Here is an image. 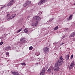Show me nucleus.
<instances>
[{
    "mask_svg": "<svg viewBox=\"0 0 75 75\" xmlns=\"http://www.w3.org/2000/svg\"><path fill=\"white\" fill-rule=\"evenodd\" d=\"M14 27H16V26H14Z\"/></svg>",
    "mask_w": 75,
    "mask_h": 75,
    "instance_id": "obj_39",
    "label": "nucleus"
},
{
    "mask_svg": "<svg viewBox=\"0 0 75 75\" xmlns=\"http://www.w3.org/2000/svg\"><path fill=\"white\" fill-rule=\"evenodd\" d=\"M53 69L54 71L57 72V71H58L59 70V67L57 66V65H56L53 68Z\"/></svg>",
    "mask_w": 75,
    "mask_h": 75,
    "instance_id": "obj_2",
    "label": "nucleus"
},
{
    "mask_svg": "<svg viewBox=\"0 0 75 75\" xmlns=\"http://www.w3.org/2000/svg\"><path fill=\"white\" fill-rule=\"evenodd\" d=\"M43 70L40 73V75H44V73H45V68L44 67Z\"/></svg>",
    "mask_w": 75,
    "mask_h": 75,
    "instance_id": "obj_5",
    "label": "nucleus"
},
{
    "mask_svg": "<svg viewBox=\"0 0 75 75\" xmlns=\"http://www.w3.org/2000/svg\"><path fill=\"white\" fill-rule=\"evenodd\" d=\"M54 44H56V43H54Z\"/></svg>",
    "mask_w": 75,
    "mask_h": 75,
    "instance_id": "obj_40",
    "label": "nucleus"
},
{
    "mask_svg": "<svg viewBox=\"0 0 75 75\" xmlns=\"http://www.w3.org/2000/svg\"><path fill=\"white\" fill-rule=\"evenodd\" d=\"M45 1H47V0H41L40 2L38 3V5H41V4H42L44 3L45 2Z\"/></svg>",
    "mask_w": 75,
    "mask_h": 75,
    "instance_id": "obj_7",
    "label": "nucleus"
},
{
    "mask_svg": "<svg viewBox=\"0 0 75 75\" xmlns=\"http://www.w3.org/2000/svg\"><path fill=\"white\" fill-rule=\"evenodd\" d=\"M6 54L8 56V55H9V53H8V52H7Z\"/></svg>",
    "mask_w": 75,
    "mask_h": 75,
    "instance_id": "obj_31",
    "label": "nucleus"
},
{
    "mask_svg": "<svg viewBox=\"0 0 75 75\" xmlns=\"http://www.w3.org/2000/svg\"><path fill=\"white\" fill-rule=\"evenodd\" d=\"M62 62L58 60L57 62L56 63V65H57V67H59V66H61L62 65Z\"/></svg>",
    "mask_w": 75,
    "mask_h": 75,
    "instance_id": "obj_3",
    "label": "nucleus"
},
{
    "mask_svg": "<svg viewBox=\"0 0 75 75\" xmlns=\"http://www.w3.org/2000/svg\"><path fill=\"white\" fill-rule=\"evenodd\" d=\"M72 15H70V17H69V19H68V20H70L71 19V18H72Z\"/></svg>",
    "mask_w": 75,
    "mask_h": 75,
    "instance_id": "obj_20",
    "label": "nucleus"
},
{
    "mask_svg": "<svg viewBox=\"0 0 75 75\" xmlns=\"http://www.w3.org/2000/svg\"><path fill=\"white\" fill-rule=\"evenodd\" d=\"M73 57H74V55L72 54L71 56V58L72 59L73 58Z\"/></svg>",
    "mask_w": 75,
    "mask_h": 75,
    "instance_id": "obj_28",
    "label": "nucleus"
},
{
    "mask_svg": "<svg viewBox=\"0 0 75 75\" xmlns=\"http://www.w3.org/2000/svg\"><path fill=\"white\" fill-rule=\"evenodd\" d=\"M64 44V43H62L60 45H63Z\"/></svg>",
    "mask_w": 75,
    "mask_h": 75,
    "instance_id": "obj_36",
    "label": "nucleus"
},
{
    "mask_svg": "<svg viewBox=\"0 0 75 75\" xmlns=\"http://www.w3.org/2000/svg\"><path fill=\"white\" fill-rule=\"evenodd\" d=\"M23 31L24 33H27L28 32V28H25L24 29Z\"/></svg>",
    "mask_w": 75,
    "mask_h": 75,
    "instance_id": "obj_14",
    "label": "nucleus"
},
{
    "mask_svg": "<svg viewBox=\"0 0 75 75\" xmlns=\"http://www.w3.org/2000/svg\"><path fill=\"white\" fill-rule=\"evenodd\" d=\"M12 74L13 75H19V74L16 71L12 72Z\"/></svg>",
    "mask_w": 75,
    "mask_h": 75,
    "instance_id": "obj_13",
    "label": "nucleus"
},
{
    "mask_svg": "<svg viewBox=\"0 0 75 75\" xmlns=\"http://www.w3.org/2000/svg\"><path fill=\"white\" fill-rule=\"evenodd\" d=\"M75 35V32H74L72 33L69 36V38H71V37H74Z\"/></svg>",
    "mask_w": 75,
    "mask_h": 75,
    "instance_id": "obj_11",
    "label": "nucleus"
},
{
    "mask_svg": "<svg viewBox=\"0 0 75 75\" xmlns=\"http://www.w3.org/2000/svg\"><path fill=\"white\" fill-rule=\"evenodd\" d=\"M66 59L67 60H68L69 59V54H67L66 55Z\"/></svg>",
    "mask_w": 75,
    "mask_h": 75,
    "instance_id": "obj_18",
    "label": "nucleus"
},
{
    "mask_svg": "<svg viewBox=\"0 0 75 75\" xmlns=\"http://www.w3.org/2000/svg\"><path fill=\"white\" fill-rule=\"evenodd\" d=\"M62 59H63V58H62V56H61L59 57V59L58 61H59L62 62V64H64V62L63 61Z\"/></svg>",
    "mask_w": 75,
    "mask_h": 75,
    "instance_id": "obj_10",
    "label": "nucleus"
},
{
    "mask_svg": "<svg viewBox=\"0 0 75 75\" xmlns=\"http://www.w3.org/2000/svg\"><path fill=\"white\" fill-rule=\"evenodd\" d=\"M11 48H10V46H8L6 48H5V50H10Z\"/></svg>",
    "mask_w": 75,
    "mask_h": 75,
    "instance_id": "obj_17",
    "label": "nucleus"
},
{
    "mask_svg": "<svg viewBox=\"0 0 75 75\" xmlns=\"http://www.w3.org/2000/svg\"><path fill=\"white\" fill-rule=\"evenodd\" d=\"M74 5H75V3L74 4Z\"/></svg>",
    "mask_w": 75,
    "mask_h": 75,
    "instance_id": "obj_38",
    "label": "nucleus"
},
{
    "mask_svg": "<svg viewBox=\"0 0 75 75\" xmlns=\"http://www.w3.org/2000/svg\"><path fill=\"white\" fill-rule=\"evenodd\" d=\"M9 16H10V14H7V16L8 17H9Z\"/></svg>",
    "mask_w": 75,
    "mask_h": 75,
    "instance_id": "obj_35",
    "label": "nucleus"
},
{
    "mask_svg": "<svg viewBox=\"0 0 75 75\" xmlns=\"http://www.w3.org/2000/svg\"><path fill=\"white\" fill-rule=\"evenodd\" d=\"M43 51L45 53V54H47L49 52V48L47 47H44Z\"/></svg>",
    "mask_w": 75,
    "mask_h": 75,
    "instance_id": "obj_1",
    "label": "nucleus"
},
{
    "mask_svg": "<svg viewBox=\"0 0 75 75\" xmlns=\"http://www.w3.org/2000/svg\"><path fill=\"white\" fill-rule=\"evenodd\" d=\"M29 50H33V47H30L29 48Z\"/></svg>",
    "mask_w": 75,
    "mask_h": 75,
    "instance_id": "obj_24",
    "label": "nucleus"
},
{
    "mask_svg": "<svg viewBox=\"0 0 75 75\" xmlns=\"http://www.w3.org/2000/svg\"><path fill=\"white\" fill-rule=\"evenodd\" d=\"M35 18L38 21H40L41 20V18H40L38 16H36L35 17Z\"/></svg>",
    "mask_w": 75,
    "mask_h": 75,
    "instance_id": "obj_12",
    "label": "nucleus"
},
{
    "mask_svg": "<svg viewBox=\"0 0 75 75\" xmlns=\"http://www.w3.org/2000/svg\"><path fill=\"white\" fill-rule=\"evenodd\" d=\"M32 25L33 26H34V27L37 26L38 25V21H37L34 23H32Z\"/></svg>",
    "mask_w": 75,
    "mask_h": 75,
    "instance_id": "obj_9",
    "label": "nucleus"
},
{
    "mask_svg": "<svg viewBox=\"0 0 75 75\" xmlns=\"http://www.w3.org/2000/svg\"><path fill=\"white\" fill-rule=\"evenodd\" d=\"M37 64H38V63H35V64H36V65H37Z\"/></svg>",
    "mask_w": 75,
    "mask_h": 75,
    "instance_id": "obj_37",
    "label": "nucleus"
},
{
    "mask_svg": "<svg viewBox=\"0 0 75 75\" xmlns=\"http://www.w3.org/2000/svg\"><path fill=\"white\" fill-rule=\"evenodd\" d=\"M38 52H36V54H37L36 55H37V56H38V55H40V53H38Z\"/></svg>",
    "mask_w": 75,
    "mask_h": 75,
    "instance_id": "obj_32",
    "label": "nucleus"
},
{
    "mask_svg": "<svg viewBox=\"0 0 75 75\" xmlns=\"http://www.w3.org/2000/svg\"><path fill=\"white\" fill-rule=\"evenodd\" d=\"M3 42H0V45H1L2 44H3Z\"/></svg>",
    "mask_w": 75,
    "mask_h": 75,
    "instance_id": "obj_29",
    "label": "nucleus"
},
{
    "mask_svg": "<svg viewBox=\"0 0 75 75\" xmlns=\"http://www.w3.org/2000/svg\"><path fill=\"white\" fill-rule=\"evenodd\" d=\"M47 73H49V74H50L51 72V69L49 68L48 70L47 71Z\"/></svg>",
    "mask_w": 75,
    "mask_h": 75,
    "instance_id": "obj_16",
    "label": "nucleus"
},
{
    "mask_svg": "<svg viewBox=\"0 0 75 75\" xmlns=\"http://www.w3.org/2000/svg\"><path fill=\"white\" fill-rule=\"evenodd\" d=\"M45 1H47V0H41L40 2L38 3V5H41V4H42L44 3L45 2Z\"/></svg>",
    "mask_w": 75,
    "mask_h": 75,
    "instance_id": "obj_8",
    "label": "nucleus"
},
{
    "mask_svg": "<svg viewBox=\"0 0 75 75\" xmlns=\"http://www.w3.org/2000/svg\"><path fill=\"white\" fill-rule=\"evenodd\" d=\"M14 1V0H11L10 1V2L8 4H7V6H12L13 4Z\"/></svg>",
    "mask_w": 75,
    "mask_h": 75,
    "instance_id": "obj_4",
    "label": "nucleus"
},
{
    "mask_svg": "<svg viewBox=\"0 0 75 75\" xmlns=\"http://www.w3.org/2000/svg\"><path fill=\"white\" fill-rule=\"evenodd\" d=\"M58 28V26H56L54 28V30H57Z\"/></svg>",
    "mask_w": 75,
    "mask_h": 75,
    "instance_id": "obj_25",
    "label": "nucleus"
},
{
    "mask_svg": "<svg viewBox=\"0 0 75 75\" xmlns=\"http://www.w3.org/2000/svg\"><path fill=\"white\" fill-rule=\"evenodd\" d=\"M4 7H6V6L5 5H4L3 7H1V8H4Z\"/></svg>",
    "mask_w": 75,
    "mask_h": 75,
    "instance_id": "obj_34",
    "label": "nucleus"
},
{
    "mask_svg": "<svg viewBox=\"0 0 75 75\" xmlns=\"http://www.w3.org/2000/svg\"><path fill=\"white\" fill-rule=\"evenodd\" d=\"M52 74H53V73H52Z\"/></svg>",
    "mask_w": 75,
    "mask_h": 75,
    "instance_id": "obj_41",
    "label": "nucleus"
},
{
    "mask_svg": "<svg viewBox=\"0 0 75 75\" xmlns=\"http://www.w3.org/2000/svg\"><path fill=\"white\" fill-rule=\"evenodd\" d=\"M46 69H47L48 68V66L47 65H46Z\"/></svg>",
    "mask_w": 75,
    "mask_h": 75,
    "instance_id": "obj_30",
    "label": "nucleus"
},
{
    "mask_svg": "<svg viewBox=\"0 0 75 75\" xmlns=\"http://www.w3.org/2000/svg\"><path fill=\"white\" fill-rule=\"evenodd\" d=\"M12 18H13L11 16L9 18H8L7 20H8L9 21V20H11V19H12Z\"/></svg>",
    "mask_w": 75,
    "mask_h": 75,
    "instance_id": "obj_21",
    "label": "nucleus"
},
{
    "mask_svg": "<svg viewBox=\"0 0 75 75\" xmlns=\"http://www.w3.org/2000/svg\"><path fill=\"white\" fill-rule=\"evenodd\" d=\"M28 4L27 3V2H26V3H25V4H23V6L24 7H26V6H28Z\"/></svg>",
    "mask_w": 75,
    "mask_h": 75,
    "instance_id": "obj_22",
    "label": "nucleus"
},
{
    "mask_svg": "<svg viewBox=\"0 0 75 75\" xmlns=\"http://www.w3.org/2000/svg\"><path fill=\"white\" fill-rule=\"evenodd\" d=\"M26 3L28 5H29V4H30L31 3V1H29L28 0H27L26 1Z\"/></svg>",
    "mask_w": 75,
    "mask_h": 75,
    "instance_id": "obj_15",
    "label": "nucleus"
},
{
    "mask_svg": "<svg viewBox=\"0 0 75 75\" xmlns=\"http://www.w3.org/2000/svg\"><path fill=\"white\" fill-rule=\"evenodd\" d=\"M65 36H63L61 38V40H62V39H64V38H65Z\"/></svg>",
    "mask_w": 75,
    "mask_h": 75,
    "instance_id": "obj_27",
    "label": "nucleus"
},
{
    "mask_svg": "<svg viewBox=\"0 0 75 75\" xmlns=\"http://www.w3.org/2000/svg\"><path fill=\"white\" fill-rule=\"evenodd\" d=\"M11 16H12V18H14L16 16V14H14L13 15H12Z\"/></svg>",
    "mask_w": 75,
    "mask_h": 75,
    "instance_id": "obj_19",
    "label": "nucleus"
},
{
    "mask_svg": "<svg viewBox=\"0 0 75 75\" xmlns=\"http://www.w3.org/2000/svg\"><path fill=\"white\" fill-rule=\"evenodd\" d=\"M23 39H24V38H21V41H23Z\"/></svg>",
    "mask_w": 75,
    "mask_h": 75,
    "instance_id": "obj_33",
    "label": "nucleus"
},
{
    "mask_svg": "<svg viewBox=\"0 0 75 75\" xmlns=\"http://www.w3.org/2000/svg\"><path fill=\"white\" fill-rule=\"evenodd\" d=\"M23 30L22 28H21L17 32V33H19V32H20Z\"/></svg>",
    "mask_w": 75,
    "mask_h": 75,
    "instance_id": "obj_23",
    "label": "nucleus"
},
{
    "mask_svg": "<svg viewBox=\"0 0 75 75\" xmlns=\"http://www.w3.org/2000/svg\"><path fill=\"white\" fill-rule=\"evenodd\" d=\"M74 61H72L71 62V64L69 69H72L73 68H74Z\"/></svg>",
    "mask_w": 75,
    "mask_h": 75,
    "instance_id": "obj_6",
    "label": "nucleus"
},
{
    "mask_svg": "<svg viewBox=\"0 0 75 75\" xmlns=\"http://www.w3.org/2000/svg\"><path fill=\"white\" fill-rule=\"evenodd\" d=\"M21 65H26L24 62L21 63Z\"/></svg>",
    "mask_w": 75,
    "mask_h": 75,
    "instance_id": "obj_26",
    "label": "nucleus"
}]
</instances>
